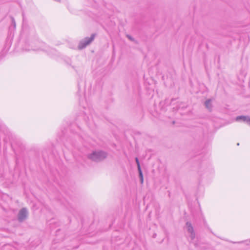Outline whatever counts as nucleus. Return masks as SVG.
<instances>
[{
	"label": "nucleus",
	"instance_id": "11",
	"mask_svg": "<svg viewBox=\"0 0 250 250\" xmlns=\"http://www.w3.org/2000/svg\"><path fill=\"white\" fill-rule=\"evenodd\" d=\"M175 100L174 99H171V103H172L174 101H175Z\"/></svg>",
	"mask_w": 250,
	"mask_h": 250
},
{
	"label": "nucleus",
	"instance_id": "5",
	"mask_svg": "<svg viewBox=\"0 0 250 250\" xmlns=\"http://www.w3.org/2000/svg\"><path fill=\"white\" fill-rule=\"evenodd\" d=\"M236 121H242L250 125V117L247 116H239L236 118Z\"/></svg>",
	"mask_w": 250,
	"mask_h": 250
},
{
	"label": "nucleus",
	"instance_id": "2",
	"mask_svg": "<svg viewBox=\"0 0 250 250\" xmlns=\"http://www.w3.org/2000/svg\"><path fill=\"white\" fill-rule=\"evenodd\" d=\"M95 34H93L90 37H86L84 39L81 40L79 44L78 48L79 49H82L85 48L87 45H89L94 39Z\"/></svg>",
	"mask_w": 250,
	"mask_h": 250
},
{
	"label": "nucleus",
	"instance_id": "6",
	"mask_svg": "<svg viewBox=\"0 0 250 250\" xmlns=\"http://www.w3.org/2000/svg\"><path fill=\"white\" fill-rule=\"evenodd\" d=\"M205 105L206 107L209 111L212 110V105L211 104V100L208 99L205 102Z\"/></svg>",
	"mask_w": 250,
	"mask_h": 250
},
{
	"label": "nucleus",
	"instance_id": "10",
	"mask_svg": "<svg viewBox=\"0 0 250 250\" xmlns=\"http://www.w3.org/2000/svg\"><path fill=\"white\" fill-rule=\"evenodd\" d=\"M127 38H128L130 40H131V41H133V40H134L133 38L132 37H131L130 36H129V35H127Z\"/></svg>",
	"mask_w": 250,
	"mask_h": 250
},
{
	"label": "nucleus",
	"instance_id": "4",
	"mask_svg": "<svg viewBox=\"0 0 250 250\" xmlns=\"http://www.w3.org/2000/svg\"><path fill=\"white\" fill-rule=\"evenodd\" d=\"M186 228L188 232L190 233V237L191 239L192 240H193L195 238V234L191 224L189 222H187L186 223Z\"/></svg>",
	"mask_w": 250,
	"mask_h": 250
},
{
	"label": "nucleus",
	"instance_id": "3",
	"mask_svg": "<svg viewBox=\"0 0 250 250\" xmlns=\"http://www.w3.org/2000/svg\"><path fill=\"white\" fill-rule=\"evenodd\" d=\"M28 216V211L26 208H23L21 209L18 214L17 218L19 222H22L25 221Z\"/></svg>",
	"mask_w": 250,
	"mask_h": 250
},
{
	"label": "nucleus",
	"instance_id": "9",
	"mask_svg": "<svg viewBox=\"0 0 250 250\" xmlns=\"http://www.w3.org/2000/svg\"><path fill=\"white\" fill-rule=\"evenodd\" d=\"M11 21H12V25H13L14 27L15 28L16 27V22H15L14 19L13 18H12Z\"/></svg>",
	"mask_w": 250,
	"mask_h": 250
},
{
	"label": "nucleus",
	"instance_id": "7",
	"mask_svg": "<svg viewBox=\"0 0 250 250\" xmlns=\"http://www.w3.org/2000/svg\"><path fill=\"white\" fill-rule=\"evenodd\" d=\"M139 172V176L141 184H143L144 183V178H143V174L141 169L138 170Z\"/></svg>",
	"mask_w": 250,
	"mask_h": 250
},
{
	"label": "nucleus",
	"instance_id": "8",
	"mask_svg": "<svg viewBox=\"0 0 250 250\" xmlns=\"http://www.w3.org/2000/svg\"><path fill=\"white\" fill-rule=\"evenodd\" d=\"M135 161H136V164L137 165L138 170H139L141 169L140 164V163L139 161V159L137 157L135 158Z\"/></svg>",
	"mask_w": 250,
	"mask_h": 250
},
{
	"label": "nucleus",
	"instance_id": "1",
	"mask_svg": "<svg viewBox=\"0 0 250 250\" xmlns=\"http://www.w3.org/2000/svg\"><path fill=\"white\" fill-rule=\"evenodd\" d=\"M107 156V154L103 151H95L88 155L89 159L96 162H99L103 161Z\"/></svg>",
	"mask_w": 250,
	"mask_h": 250
},
{
	"label": "nucleus",
	"instance_id": "12",
	"mask_svg": "<svg viewBox=\"0 0 250 250\" xmlns=\"http://www.w3.org/2000/svg\"><path fill=\"white\" fill-rule=\"evenodd\" d=\"M55 1H60V0H54Z\"/></svg>",
	"mask_w": 250,
	"mask_h": 250
}]
</instances>
